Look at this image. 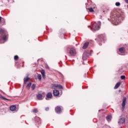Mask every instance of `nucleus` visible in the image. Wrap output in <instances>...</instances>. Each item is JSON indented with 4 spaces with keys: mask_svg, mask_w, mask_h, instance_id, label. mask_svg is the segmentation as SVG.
<instances>
[{
    "mask_svg": "<svg viewBox=\"0 0 128 128\" xmlns=\"http://www.w3.org/2000/svg\"><path fill=\"white\" fill-rule=\"evenodd\" d=\"M53 94L55 96H58L60 94V92H58V90H55L53 91Z\"/></svg>",
    "mask_w": 128,
    "mask_h": 128,
    "instance_id": "obj_12",
    "label": "nucleus"
},
{
    "mask_svg": "<svg viewBox=\"0 0 128 128\" xmlns=\"http://www.w3.org/2000/svg\"><path fill=\"white\" fill-rule=\"evenodd\" d=\"M100 46H102V44L100 43H99Z\"/></svg>",
    "mask_w": 128,
    "mask_h": 128,
    "instance_id": "obj_35",
    "label": "nucleus"
},
{
    "mask_svg": "<svg viewBox=\"0 0 128 128\" xmlns=\"http://www.w3.org/2000/svg\"><path fill=\"white\" fill-rule=\"evenodd\" d=\"M119 52H120V54H124V52H126V50H124V48L122 47L119 48Z\"/></svg>",
    "mask_w": 128,
    "mask_h": 128,
    "instance_id": "obj_15",
    "label": "nucleus"
},
{
    "mask_svg": "<svg viewBox=\"0 0 128 128\" xmlns=\"http://www.w3.org/2000/svg\"><path fill=\"white\" fill-rule=\"evenodd\" d=\"M88 54H89L88 52H84L82 55V60H87L88 58Z\"/></svg>",
    "mask_w": 128,
    "mask_h": 128,
    "instance_id": "obj_6",
    "label": "nucleus"
},
{
    "mask_svg": "<svg viewBox=\"0 0 128 128\" xmlns=\"http://www.w3.org/2000/svg\"><path fill=\"white\" fill-rule=\"evenodd\" d=\"M120 86V82H118V83H116L114 88V90H116V88H118Z\"/></svg>",
    "mask_w": 128,
    "mask_h": 128,
    "instance_id": "obj_19",
    "label": "nucleus"
},
{
    "mask_svg": "<svg viewBox=\"0 0 128 128\" xmlns=\"http://www.w3.org/2000/svg\"><path fill=\"white\" fill-rule=\"evenodd\" d=\"M48 110H50V108H48V107H47V108H46V112H48Z\"/></svg>",
    "mask_w": 128,
    "mask_h": 128,
    "instance_id": "obj_29",
    "label": "nucleus"
},
{
    "mask_svg": "<svg viewBox=\"0 0 128 128\" xmlns=\"http://www.w3.org/2000/svg\"><path fill=\"white\" fill-rule=\"evenodd\" d=\"M124 2H126V4H128V0H124Z\"/></svg>",
    "mask_w": 128,
    "mask_h": 128,
    "instance_id": "obj_31",
    "label": "nucleus"
},
{
    "mask_svg": "<svg viewBox=\"0 0 128 128\" xmlns=\"http://www.w3.org/2000/svg\"><path fill=\"white\" fill-rule=\"evenodd\" d=\"M112 20L115 22V24H118L122 20V16L120 14H116V12H112L111 13Z\"/></svg>",
    "mask_w": 128,
    "mask_h": 128,
    "instance_id": "obj_1",
    "label": "nucleus"
},
{
    "mask_svg": "<svg viewBox=\"0 0 128 128\" xmlns=\"http://www.w3.org/2000/svg\"><path fill=\"white\" fill-rule=\"evenodd\" d=\"M46 68H49V67L47 66H46Z\"/></svg>",
    "mask_w": 128,
    "mask_h": 128,
    "instance_id": "obj_34",
    "label": "nucleus"
},
{
    "mask_svg": "<svg viewBox=\"0 0 128 128\" xmlns=\"http://www.w3.org/2000/svg\"><path fill=\"white\" fill-rule=\"evenodd\" d=\"M102 39H103V40H104V38H102Z\"/></svg>",
    "mask_w": 128,
    "mask_h": 128,
    "instance_id": "obj_39",
    "label": "nucleus"
},
{
    "mask_svg": "<svg viewBox=\"0 0 128 128\" xmlns=\"http://www.w3.org/2000/svg\"><path fill=\"white\" fill-rule=\"evenodd\" d=\"M14 60H18V56H14Z\"/></svg>",
    "mask_w": 128,
    "mask_h": 128,
    "instance_id": "obj_24",
    "label": "nucleus"
},
{
    "mask_svg": "<svg viewBox=\"0 0 128 128\" xmlns=\"http://www.w3.org/2000/svg\"><path fill=\"white\" fill-rule=\"evenodd\" d=\"M31 86H32V82H30L27 84L26 88H28V90H30V88Z\"/></svg>",
    "mask_w": 128,
    "mask_h": 128,
    "instance_id": "obj_21",
    "label": "nucleus"
},
{
    "mask_svg": "<svg viewBox=\"0 0 128 128\" xmlns=\"http://www.w3.org/2000/svg\"><path fill=\"white\" fill-rule=\"evenodd\" d=\"M2 98H3V100H8V99L6 98H4V97H2Z\"/></svg>",
    "mask_w": 128,
    "mask_h": 128,
    "instance_id": "obj_30",
    "label": "nucleus"
},
{
    "mask_svg": "<svg viewBox=\"0 0 128 128\" xmlns=\"http://www.w3.org/2000/svg\"><path fill=\"white\" fill-rule=\"evenodd\" d=\"M41 74H42V76L43 78H46V75H45V72H44V70H41Z\"/></svg>",
    "mask_w": 128,
    "mask_h": 128,
    "instance_id": "obj_17",
    "label": "nucleus"
},
{
    "mask_svg": "<svg viewBox=\"0 0 128 128\" xmlns=\"http://www.w3.org/2000/svg\"><path fill=\"white\" fill-rule=\"evenodd\" d=\"M35 88H36V84H33L32 86V90H34Z\"/></svg>",
    "mask_w": 128,
    "mask_h": 128,
    "instance_id": "obj_27",
    "label": "nucleus"
},
{
    "mask_svg": "<svg viewBox=\"0 0 128 128\" xmlns=\"http://www.w3.org/2000/svg\"><path fill=\"white\" fill-rule=\"evenodd\" d=\"M8 32L4 29L0 30V44H4L8 39Z\"/></svg>",
    "mask_w": 128,
    "mask_h": 128,
    "instance_id": "obj_2",
    "label": "nucleus"
},
{
    "mask_svg": "<svg viewBox=\"0 0 128 128\" xmlns=\"http://www.w3.org/2000/svg\"><path fill=\"white\" fill-rule=\"evenodd\" d=\"M100 28V22L98 21V22H95L94 24L92 23V28H91V30L92 32H94L96 30H98Z\"/></svg>",
    "mask_w": 128,
    "mask_h": 128,
    "instance_id": "obj_3",
    "label": "nucleus"
},
{
    "mask_svg": "<svg viewBox=\"0 0 128 128\" xmlns=\"http://www.w3.org/2000/svg\"><path fill=\"white\" fill-rule=\"evenodd\" d=\"M70 54L71 56H74L76 54V49L74 48H70L69 50Z\"/></svg>",
    "mask_w": 128,
    "mask_h": 128,
    "instance_id": "obj_4",
    "label": "nucleus"
},
{
    "mask_svg": "<svg viewBox=\"0 0 128 128\" xmlns=\"http://www.w3.org/2000/svg\"><path fill=\"white\" fill-rule=\"evenodd\" d=\"M52 93L48 92L46 94V100H49L52 99Z\"/></svg>",
    "mask_w": 128,
    "mask_h": 128,
    "instance_id": "obj_8",
    "label": "nucleus"
},
{
    "mask_svg": "<svg viewBox=\"0 0 128 128\" xmlns=\"http://www.w3.org/2000/svg\"><path fill=\"white\" fill-rule=\"evenodd\" d=\"M38 79L40 80H42V76L40 74L38 75Z\"/></svg>",
    "mask_w": 128,
    "mask_h": 128,
    "instance_id": "obj_23",
    "label": "nucleus"
},
{
    "mask_svg": "<svg viewBox=\"0 0 128 128\" xmlns=\"http://www.w3.org/2000/svg\"><path fill=\"white\" fill-rule=\"evenodd\" d=\"M88 28H90V26H88Z\"/></svg>",
    "mask_w": 128,
    "mask_h": 128,
    "instance_id": "obj_36",
    "label": "nucleus"
},
{
    "mask_svg": "<svg viewBox=\"0 0 128 128\" xmlns=\"http://www.w3.org/2000/svg\"><path fill=\"white\" fill-rule=\"evenodd\" d=\"M30 78H24V84H26V82L28 81Z\"/></svg>",
    "mask_w": 128,
    "mask_h": 128,
    "instance_id": "obj_20",
    "label": "nucleus"
},
{
    "mask_svg": "<svg viewBox=\"0 0 128 128\" xmlns=\"http://www.w3.org/2000/svg\"><path fill=\"white\" fill-rule=\"evenodd\" d=\"M88 10H89L90 12H94V9H92V8H89Z\"/></svg>",
    "mask_w": 128,
    "mask_h": 128,
    "instance_id": "obj_22",
    "label": "nucleus"
},
{
    "mask_svg": "<svg viewBox=\"0 0 128 128\" xmlns=\"http://www.w3.org/2000/svg\"><path fill=\"white\" fill-rule=\"evenodd\" d=\"M106 128H110V126H106Z\"/></svg>",
    "mask_w": 128,
    "mask_h": 128,
    "instance_id": "obj_32",
    "label": "nucleus"
},
{
    "mask_svg": "<svg viewBox=\"0 0 128 128\" xmlns=\"http://www.w3.org/2000/svg\"><path fill=\"white\" fill-rule=\"evenodd\" d=\"M89 42H86L84 46H82V48L83 50H86V48H88V44H89Z\"/></svg>",
    "mask_w": 128,
    "mask_h": 128,
    "instance_id": "obj_16",
    "label": "nucleus"
},
{
    "mask_svg": "<svg viewBox=\"0 0 128 128\" xmlns=\"http://www.w3.org/2000/svg\"><path fill=\"white\" fill-rule=\"evenodd\" d=\"M102 36H103V35H101V36H100V38H102Z\"/></svg>",
    "mask_w": 128,
    "mask_h": 128,
    "instance_id": "obj_33",
    "label": "nucleus"
},
{
    "mask_svg": "<svg viewBox=\"0 0 128 128\" xmlns=\"http://www.w3.org/2000/svg\"><path fill=\"white\" fill-rule=\"evenodd\" d=\"M122 80H124L126 78V76H120Z\"/></svg>",
    "mask_w": 128,
    "mask_h": 128,
    "instance_id": "obj_28",
    "label": "nucleus"
},
{
    "mask_svg": "<svg viewBox=\"0 0 128 128\" xmlns=\"http://www.w3.org/2000/svg\"><path fill=\"white\" fill-rule=\"evenodd\" d=\"M16 110V106L15 105H12L10 106V110L12 112H14Z\"/></svg>",
    "mask_w": 128,
    "mask_h": 128,
    "instance_id": "obj_13",
    "label": "nucleus"
},
{
    "mask_svg": "<svg viewBox=\"0 0 128 128\" xmlns=\"http://www.w3.org/2000/svg\"><path fill=\"white\" fill-rule=\"evenodd\" d=\"M126 98H124L122 102V110H124V106H126Z\"/></svg>",
    "mask_w": 128,
    "mask_h": 128,
    "instance_id": "obj_7",
    "label": "nucleus"
},
{
    "mask_svg": "<svg viewBox=\"0 0 128 128\" xmlns=\"http://www.w3.org/2000/svg\"><path fill=\"white\" fill-rule=\"evenodd\" d=\"M55 111L56 114H60L62 112V108L60 106H58L55 108Z\"/></svg>",
    "mask_w": 128,
    "mask_h": 128,
    "instance_id": "obj_10",
    "label": "nucleus"
},
{
    "mask_svg": "<svg viewBox=\"0 0 128 128\" xmlns=\"http://www.w3.org/2000/svg\"><path fill=\"white\" fill-rule=\"evenodd\" d=\"M52 88H60V90H62V86L58 84H52Z\"/></svg>",
    "mask_w": 128,
    "mask_h": 128,
    "instance_id": "obj_5",
    "label": "nucleus"
},
{
    "mask_svg": "<svg viewBox=\"0 0 128 128\" xmlns=\"http://www.w3.org/2000/svg\"><path fill=\"white\" fill-rule=\"evenodd\" d=\"M32 112L34 114H36V112H38V109L34 108L32 110Z\"/></svg>",
    "mask_w": 128,
    "mask_h": 128,
    "instance_id": "obj_25",
    "label": "nucleus"
},
{
    "mask_svg": "<svg viewBox=\"0 0 128 128\" xmlns=\"http://www.w3.org/2000/svg\"><path fill=\"white\" fill-rule=\"evenodd\" d=\"M1 92H2L1 90Z\"/></svg>",
    "mask_w": 128,
    "mask_h": 128,
    "instance_id": "obj_38",
    "label": "nucleus"
},
{
    "mask_svg": "<svg viewBox=\"0 0 128 128\" xmlns=\"http://www.w3.org/2000/svg\"><path fill=\"white\" fill-rule=\"evenodd\" d=\"M106 120H108V122H110V120H112V116L108 115V116H107L106 117Z\"/></svg>",
    "mask_w": 128,
    "mask_h": 128,
    "instance_id": "obj_18",
    "label": "nucleus"
},
{
    "mask_svg": "<svg viewBox=\"0 0 128 128\" xmlns=\"http://www.w3.org/2000/svg\"><path fill=\"white\" fill-rule=\"evenodd\" d=\"M116 6H120V2H116Z\"/></svg>",
    "mask_w": 128,
    "mask_h": 128,
    "instance_id": "obj_26",
    "label": "nucleus"
},
{
    "mask_svg": "<svg viewBox=\"0 0 128 128\" xmlns=\"http://www.w3.org/2000/svg\"><path fill=\"white\" fill-rule=\"evenodd\" d=\"M4 19H2V17L0 16V26H4Z\"/></svg>",
    "mask_w": 128,
    "mask_h": 128,
    "instance_id": "obj_14",
    "label": "nucleus"
},
{
    "mask_svg": "<svg viewBox=\"0 0 128 128\" xmlns=\"http://www.w3.org/2000/svg\"><path fill=\"white\" fill-rule=\"evenodd\" d=\"M124 122H126V119L122 118L119 120L118 123L119 124H124Z\"/></svg>",
    "mask_w": 128,
    "mask_h": 128,
    "instance_id": "obj_11",
    "label": "nucleus"
},
{
    "mask_svg": "<svg viewBox=\"0 0 128 128\" xmlns=\"http://www.w3.org/2000/svg\"><path fill=\"white\" fill-rule=\"evenodd\" d=\"M36 98L38 100H44V96H42V94L39 93L36 95Z\"/></svg>",
    "mask_w": 128,
    "mask_h": 128,
    "instance_id": "obj_9",
    "label": "nucleus"
},
{
    "mask_svg": "<svg viewBox=\"0 0 128 128\" xmlns=\"http://www.w3.org/2000/svg\"><path fill=\"white\" fill-rule=\"evenodd\" d=\"M122 54V56L123 54Z\"/></svg>",
    "mask_w": 128,
    "mask_h": 128,
    "instance_id": "obj_37",
    "label": "nucleus"
}]
</instances>
